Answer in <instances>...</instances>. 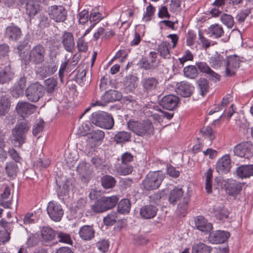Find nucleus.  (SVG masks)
<instances>
[{
	"mask_svg": "<svg viewBox=\"0 0 253 253\" xmlns=\"http://www.w3.org/2000/svg\"><path fill=\"white\" fill-rule=\"evenodd\" d=\"M127 125L128 128L138 136L150 137L154 134V127L149 120L138 121L130 119Z\"/></svg>",
	"mask_w": 253,
	"mask_h": 253,
	"instance_id": "obj_1",
	"label": "nucleus"
},
{
	"mask_svg": "<svg viewBox=\"0 0 253 253\" xmlns=\"http://www.w3.org/2000/svg\"><path fill=\"white\" fill-rule=\"evenodd\" d=\"M90 120L91 123L96 126L106 129H110L114 126V120L112 115L104 111L93 113Z\"/></svg>",
	"mask_w": 253,
	"mask_h": 253,
	"instance_id": "obj_2",
	"label": "nucleus"
},
{
	"mask_svg": "<svg viewBox=\"0 0 253 253\" xmlns=\"http://www.w3.org/2000/svg\"><path fill=\"white\" fill-rule=\"evenodd\" d=\"M165 177V174L161 170L149 172L142 181L144 189L149 191L158 189Z\"/></svg>",
	"mask_w": 253,
	"mask_h": 253,
	"instance_id": "obj_3",
	"label": "nucleus"
},
{
	"mask_svg": "<svg viewBox=\"0 0 253 253\" xmlns=\"http://www.w3.org/2000/svg\"><path fill=\"white\" fill-rule=\"evenodd\" d=\"M118 201V197L116 195L110 197H101L95 201L92 206L91 209L95 212H102L115 207Z\"/></svg>",
	"mask_w": 253,
	"mask_h": 253,
	"instance_id": "obj_4",
	"label": "nucleus"
},
{
	"mask_svg": "<svg viewBox=\"0 0 253 253\" xmlns=\"http://www.w3.org/2000/svg\"><path fill=\"white\" fill-rule=\"evenodd\" d=\"M46 50L41 44L34 46L29 52V61L32 65H38L42 64L45 59Z\"/></svg>",
	"mask_w": 253,
	"mask_h": 253,
	"instance_id": "obj_5",
	"label": "nucleus"
},
{
	"mask_svg": "<svg viewBox=\"0 0 253 253\" xmlns=\"http://www.w3.org/2000/svg\"><path fill=\"white\" fill-rule=\"evenodd\" d=\"M158 79L154 77H143L140 82L141 89L144 94L151 95L157 91L159 85Z\"/></svg>",
	"mask_w": 253,
	"mask_h": 253,
	"instance_id": "obj_6",
	"label": "nucleus"
},
{
	"mask_svg": "<svg viewBox=\"0 0 253 253\" xmlns=\"http://www.w3.org/2000/svg\"><path fill=\"white\" fill-rule=\"evenodd\" d=\"M43 94V87L38 82L31 84L25 90V95L27 98L32 102H38Z\"/></svg>",
	"mask_w": 253,
	"mask_h": 253,
	"instance_id": "obj_7",
	"label": "nucleus"
},
{
	"mask_svg": "<svg viewBox=\"0 0 253 253\" xmlns=\"http://www.w3.org/2000/svg\"><path fill=\"white\" fill-rule=\"evenodd\" d=\"M241 61L240 57L236 55H227L224 76L227 77L235 76Z\"/></svg>",
	"mask_w": 253,
	"mask_h": 253,
	"instance_id": "obj_8",
	"label": "nucleus"
},
{
	"mask_svg": "<svg viewBox=\"0 0 253 253\" xmlns=\"http://www.w3.org/2000/svg\"><path fill=\"white\" fill-rule=\"evenodd\" d=\"M233 152L235 155L250 159L253 156V144L250 141L242 142L234 147Z\"/></svg>",
	"mask_w": 253,
	"mask_h": 253,
	"instance_id": "obj_9",
	"label": "nucleus"
},
{
	"mask_svg": "<svg viewBox=\"0 0 253 253\" xmlns=\"http://www.w3.org/2000/svg\"><path fill=\"white\" fill-rule=\"evenodd\" d=\"M46 211L50 219L55 222L60 221L64 214V210L61 205L54 201L48 203Z\"/></svg>",
	"mask_w": 253,
	"mask_h": 253,
	"instance_id": "obj_10",
	"label": "nucleus"
},
{
	"mask_svg": "<svg viewBox=\"0 0 253 253\" xmlns=\"http://www.w3.org/2000/svg\"><path fill=\"white\" fill-rule=\"evenodd\" d=\"M123 97L122 93L118 90L110 89L101 96V101H96L91 104V106H104L105 104L120 101Z\"/></svg>",
	"mask_w": 253,
	"mask_h": 253,
	"instance_id": "obj_11",
	"label": "nucleus"
},
{
	"mask_svg": "<svg viewBox=\"0 0 253 253\" xmlns=\"http://www.w3.org/2000/svg\"><path fill=\"white\" fill-rule=\"evenodd\" d=\"M48 11L50 18L56 22H63L67 19V11L62 5L51 6Z\"/></svg>",
	"mask_w": 253,
	"mask_h": 253,
	"instance_id": "obj_12",
	"label": "nucleus"
},
{
	"mask_svg": "<svg viewBox=\"0 0 253 253\" xmlns=\"http://www.w3.org/2000/svg\"><path fill=\"white\" fill-rule=\"evenodd\" d=\"M83 135H87V145L91 148H95L100 144L105 136V133L101 130H96L87 133L82 132Z\"/></svg>",
	"mask_w": 253,
	"mask_h": 253,
	"instance_id": "obj_13",
	"label": "nucleus"
},
{
	"mask_svg": "<svg viewBox=\"0 0 253 253\" xmlns=\"http://www.w3.org/2000/svg\"><path fill=\"white\" fill-rule=\"evenodd\" d=\"M179 101L178 96L173 94H168L163 96L159 101V104L163 109L173 111L177 107Z\"/></svg>",
	"mask_w": 253,
	"mask_h": 253,
	"instance_id": "obj_14",
	"label": "nucleus"
},
{
	"mask_svg": "<svg viewBox=\"0 0 253 253\" xmlns=\"http://www.w3.org/2000/svg\"><path fill=\"white\" fill-rule=\"evenodd\" d=\"M15 109L17 114L24 119L33 114L36 111L37 106L27 101H19Z\"/></svg>",
	"mask_w": 253,
	"mask_h": 253,
	"instance_id": "obj_15",
	"label": "nucleus"
},
{
	"mask_svg": "<svg viewBox=\"0 0 253 253\" xmlns=\"http://www.w3.org/2000/svg\"><path fill=\"white\" fill-rule=\"evenodd\" d=\"M229 232L224 230H216L210 233L208 240L213 244H222L227 241L230 237Z\"/></svg>",
	"mask_w": 253,
	"mask_h": 253,
	"instance_id": "obj_16",
	"label": "nucleus"
},
{
	"mask_svg": "<svg viewBox=\"0 0 253 253\" xmlns=\"http://www.w3.org/2000/svg\"><path fill=\"white\" fill-rule=\"evenodd\" d=\"M60 39L64 49L68 52L73 53L75 48L73 34L71 32L65 31L63 32Z\"/></svg>",
	"mask_w": 253,
	"mask_h": 253,
	"instance_id": "obj_17",
	"label": "nucleus"
},
{
	"mask_svg": "<svg viewBox=\"0 0 253 253\" xmlns=\"http://www.w3.org/2000/svg\"><path fill=\"white\" fill-rule=\"evenodd\" d=\"M227 58V52H222L219 53L216 52L209 59V63L212 68L214 69H217L221 67H225Z\"/></svg>",
	"mask_w": 253,
	"mask_h": 253,
	"instance_id": "obj_18",
	"label": "nucleus"
},
{
	"mask_svg": "<svg viewBox=\"0 0 253 253\" xmlns=\"http://www.w3.org/2000/svg\"><path fill=\"white\" fill-rule=\"evenodd\" d=\"M194 86L187 82L182 81L176 84L175 91L177 94L183 97L191 96L194 90Z\"/></svg>",
	"mask_w": 253,
	"mask_h": 253,
	"instance_id": "obj_19",
	"label": "nucleus"
},
{
	"mask_svg": "<svg viewBox=\"0 0 253 253\" xmlns=\"http://www.w3.org/2000/svg\"><path fill=\"white\" fill-rule=\"evenodd\" d=\"M231 168V160L229 155H225L220 158L216 163L215 169L219 174L228 173Z\"/></svg>",
	"mask_w": 253,
	"mask_h": 253,
	"instance_id": "obj_20",
	"label": "nucleus"
},
{
	"mask_svg": "<svg viewBox=\"0 0 253 253\" xmlns=\"http://www.w3.org/2000/svg\"><path fill=\"white\" fill-rule=\"evenodd\" d=\"M211 213L217 221L223 222L229 218L230 212L223 206H214Z\"/></svg>",
	"mask_w": 253,
	"mask_h": 253,
	"instance_id": "obj_21",
	"label": "nucleus"
},
{
	"mask_svg": "<svg viewBox=\"0 0 253 253\" xmlns=\"http://www.w3.org/2000/svg\"><path fill=\"white\" fill-rule=\"evenodd\" d=\"M226 191L231 196L234 197L238 195L242 191L243 185L233 179H228L226 182Z\"/></svg>",
	"mask_w": 253,
	"mask_h": 253,
	"instance_id": "obj_22",
	"label": "nucleus"
},
{
	"mask_svg": "<svg viewBox=\"0 0 253 253\" xmlns=\"http://www.w3.org/2000/svg\"><path fill=\"white\" fill-rule=\"evenodd\" d=\"M27 80L25 76L20 77L15 83L11 90V94L16 98L24 94Z\"/></svg>",
	"mask_w": 253,
	"mask_h": 253,
	"instance_id": "obj_23",
	"label": "nucleus"
},
{
	"mask_svg": "<svg viewBox=\"0 0 253 253\" xmlns=\"http://www.w3.org/2000/svg\"><path fill=\"white\" fill-rule=\"evenodd\" d=\"M22 32L20 28L14 23L7 26L5 29V36L10 41H17L21 36Z\"/></svg>",
	"mask_w": 253,
	"mask_h": 253,
	"instance_id": "obj_24",
	"label": "nucleus"
},
{
	"mask_svg": "<svg viewBox=\"0 0 253 253\" xmlns=\"http://www.w3.org/2000/svg\"><path fill=\"white\" fill-rule=\"evenodd\" d=\"M26 3V13L30 18H33L41 10L40 2L38 0H27Z\"/></svg>",
	"mask_w": 253,
	"mask_h": 253,
	"instance_id": "obj_25",
	"label": "nucleus"
},
{
	"mask_svg": "<svg viewBox=\"0 0 253 253\" xmlns=\"http://www.w3.org/2000/svg\"><path fill=\"white\" fill-rule=\"evenodd\" d=\"M95 231L93 225H84L82 226L79 231L80 237L85 241L92 240L95 237Z\"/></svg>",
	"mask_w": 253,
	"mask_h": 253,
	"instance_id": "obj_26",
	"label": "nucleus"
},
{
	"mask_svg": "<svg viewBox=\"0 0 253 253\" xmlns=\"http://www.w3.org/2000/svg\"><path fill=\"white\" fill-rule=\"evenodd\" d=\"M158 209L153 205H144L140 208V215L144 219H149L154 218L157 214Z\"/></svg>",
	"mask_w": 253,
	"mask_h": 253,
	"instance_id": "obj_27",
	"label": "nucleus"
},
{
	"mask_svg": "<svg viewBox=\"0 0 253 253\" xmlns=\"http://www.w3.org/2000/svg\"><path fill=\"white\" fill-rule=\"evenodd\" d=\"M194 221L196 228L202 232L208 234L212 229V225L203 216L196 217Z\"/></svg>",
	"mask_w": 253,
	"mask_h": 253,
	"instance_id": "obj_28",
	"label": "nucleus"
},
{
	"mask_svg": "<svg viewBox=\"0 0 253 253\" xmlns=\"http://www.w3.org/2000/svg\"><path fill=\"white\" fill-rule=\"evenodd\" d=\"M26 135L18 129L14 127L12 129L11 141L15 146L21 147L26 142Z\"/></svg>",
	"mask_w": 253,
	"mask_h": 253,
	"instance_id": "obj_29",
	"label": "nucleus"
},
{
	"mask_svg": "<svg viewBox=\"0 0 253 253\" xmlns=\"http://www.w3.org/2000/svg\"><path fill=\"white\" fill-rule=\"evenodd\" d=\"M14 77L11 66H5L0 72V83L4 84L11 82Z\"/></svg>",
	"mask_w": 253,
	"mask_h": 253,
	"instance_id": "obj_30",
	"label": "nucleus"
},
{
	"mask_svg": "<svg viewBox=\"0 0 253 253\" xmlns=\"http://www.w3.org/2000/svg\"><path fill=\"white\" fill-rule=\"evenodd\" d=\"M57 70V66L56 65H44L39 68L37 70V74L42 79L46 78L48 76L53 75Z\"/></svg>",
	"mask_w": 253,
	"mask_h": 253,
	"instance_id": "obj_31",
	"label": "nucleus"
},
{
	"mask_svg": "<svg viewBox=\"0 0 253 253\" xmlns=\"http://www.w3.org/2000/svg\"><path fill=\"white\" fill-rule=\"evenodd\" d=\"M138 78L134 75H128L124 80L123 84L125 89L131 92L137 86Z\"/></svg>",
	"mask_w": 253,
	"mask_h": 253,
	"instance_id": "obj_32",
	"label": "nucleus"
},
{
	"mask_svg": "<svg viewBox=\"0 0 253 253\" xmlns=\"http://www.w3.org/2000/svg\"><path fill=\"white\" fill-rule=\"evenodd\" d=\"M184 191L181 188L175 187L171 190L168 196V201L170 204L175 205L183 196Z\"/></svg>",
	"mask_w": 253,
	"mask_h": 253,
	"instance_id": "obj_33",
	"label": "nucleus"
},
{
	"mask_svg": "<svg viewBox=\"0 0 253 253\" xmlns=\"http://www.w3.org/2000/svg\"><path fill=\"white\" fill-rule=\"evenodd\" d=\"M237 175L241 178L253 176V165H242L236 169Z\"/></svg>",
	"mask_w": 253,
	"mask_h": 253,
	"instance_id": "obj_34",
	"label": "nucleus"
},
{
	"mask_svg": "<svg viewBox=\"0 0 253 253\" xmlns=\"http://www.w3.org/2000/svg\"><path fill=\"white\" fill-rule=\"evenodd\" d=\"M169 43L166 41H163L158 45L157 50L160 56L164 59H169L170 57Z\"/></svg>",
	"mask_w": 253,
	"mask_h": 253,
	"instance_id": "obj_35",
	"label": "nucleus"
},
{
	"mask_svg": "<svg viewBox=\"0 0 253 253\" xmlns=\"http://www.w3.org/2000/svg\"><path fill=\"white\" fill-rule=\"evenodd\" d=\"M6 174L9 178H14L17 176L19 171L17 164L15 162L10 161L6 164L5 167Z\"/></svg>",
	"mask_w": 253,
	"mask_h": 253,
	"instance_id": "obj_36",
	"label": "nucleus"
},
{
	"mask_svg": "<svg viewBox=\"0 0 253 253\" xmlns=\"http://www.w3.org/2000/svg\"><path fill=\"white\" fill-rule=\"evenodd\" d=\"M10 101L7 95L0 96V116H5L10 108Z\"/></svg>",
	"mask_w": 253,
	"mask_h": 253,
	"instance_id": "obj_37",
	"label": "nucleus"
},
{
	"mask_svg": "<svg viewBox=\"0 0 253 253\" xmlns=\"http://www.w3.org/2000/svg\"><path fill=\"white\" fill-rule=\"evenodd\" d=\"M197 88L200 94L205 96L209 91L210 85L208 80L205 78H200L197 81Z\"/></svg>",
	"mask_w": 253,
	"mask_h": 253,
	"instance_id": "obj_38",
	"label": "nucleus"
},
{
	"mask_svg": "<svg viewBox=\"0 0 253 253\" xmlns=\"http://www.w3.org/2000/svg\"><path fill=\"white\" fill-rule=\"evenodd\" d=\"M224 32L221 25L218 24L211 25L208 28V34L215 38H219L222 37Z\"/></svg>",
	"mask_w": 253,
	"mask_h": 253,
	"instance_id": "obj_39",
	"label": "nucleus"
},
{
	"mask_svg": "<svg viewBox=\"0 0 253 253\" xmlns=\"http://www.w3.org/2000/svg\"><path fill=\"white\" fill-rule=\"evenodd\" d=\"M212 247L206 244L199 242L194 243L192 247V253H211Z\"/></svg>",
	"mask_w": 253,
	"mask_h": 253,
	"instance_id": "obj_40",
	"label": "nucleus"
},
{
	"mask_svg": "<svg viewBox=\"0 0 253 253\" xmlns=\"http://www.w3.org/2000/svg\"><path fill=\"white\" fill-rule=\"evenodd\" d=\"M131 135L129 132L121 131L117 133L114 137L117 144H124L130 141Z\"/></svg>",
	"mask_w": 253,
	"mask_h": 253,
	"instance_id": "obj_41",
	"label": "nucleus"
},
{
	"mask_svg": "<svg viewBox=\"0 0 253 253\" xmlns=\"http://www.w3.org/2000/svg\"><path fill=\"white\" fill-rule=\"evenodd\" d=\"M10 194V189L6 186L3 192L0 195V205L4 208H8L11 205V202L8 200Z\"/></svg>",
	"mask_w": 253,
	"mask_h": 253,
	"instance_id": "obj_42",
	"label": "nucleus"
},
{
	"mask_svg": "<svg viewBox=\"0 0 253 253\" xmlns=\"http://www.w3.org/2000/svg\"><path fill=\"white\" fill-rule=\"evenodd\" d=\"M131 208V204L127 199H123L118 203L117 211L121 214H127L129 212Z\"/></svg>",
	"mask_w": 253,
	"mask_h": 253,
	"instance_id": "obj_43",
	"label": "nucleus"
},
{
	"mask_svg": "<svg viewBox=\"0 0 253 253\" xmlns=\"http://www.w3.org/2000/svg\"><path fill=\"white\" fill-rule=\"evenodd\" d=\"M101 185L105 189L112 188L114 187L116 184V180L112 176L105 175L101 178L100 180Z\"/></svg>",
	"mask_w": 253,
	"mask_h": 253,
	"instance_id": "obj_44",
	"label": "nucleus"
},
{
	"mask_svg": "<svg viewBox=\"0 0 253 253\" xmlns=\"http://www.w3.org/2000/svg\"><path fill=\"white\" fill-rule=\"evenodd\" d=\"M41 235L44 241H48L53 240L56 234L55 231L49 226H43L41 230Z\"/></svg>",
	"mask_w": 253,
	"mask_h": 253,
	"instance_id": "obj_45",
	"label": "nucleus"
},
{
	"mask_svg": "<svg viewBox=\"0 0 253 253\" xmlns=\"http://www.w3.org/2000/svg\"><path fill=\"white\" fill-rule=\"evenodd\" d=\"M38 27L40 29H43L49 26L51 23V18L48 17L47 15L44 13H41L38 17Z\"/></svg>",
	"mask_w": 253,
	"mask_h": 253,
	"instance_id": "obj_46",
	"label": "nucleus"
},
{
	"mask_svg": "<svg viewBox=\"0 0 253 253\" xmlns=\"http://www.w3.org/2000/svg\"><path fill=\"white\" fill-rule=\"evenodd\" d=\"M30 127L31 125L30 122L25 119H22L18 121L14 127L27 134Z\"/></svg>",
	"mask_w": 253,
	"mask_h": 253,
	"instance_id": "obj_47",
	"label": "nucleus"
},
{
	"mask_svg": "<svg viewBox=\"0 0 253 253\" xmlns=\"http://www.w3.org/2000/svg\"><path fill=\"white\" fill-rule=\"evenodd\" d=\"M184 75L187 78L194 79L198 76V72L196 67L194 65H189L184 68Z\"/></svg>",
	"mask_w": 253,
	"mask_h": 253,
	"instance_id": "obj_48",
	"label": "nucleus"
},
{
	"mask_svg": "<svg viewBox=\"0 0 253 253\" xmlns=\"http://www.w3.org/2000/svg\"><path fill=\"white\" fill-rule=\"evenodd\" d=\"M190 199L189 198H184L182 202L179 203L178 205L176 210V213L178 215L185 216L188 207V202Z\"/></svg>",
	"mask_w": 253,
	"mask_h": 253,
	"instance_id": "obj_49",
	"label": "nucleus"
},
{
	"mask_svg": "<svg viewBox=\"0 0 253 253\" xmlns=\"http://www.w3.org/2000/svg\"><path fill=\"white\" fill-rule=\"evenodd\" d=\"M44 84L46 87L47 92L53 93L55 88H57V82L53 78H49L44 81Z\"/></svg>",
	"mask_w": 253,
	"mask_h": 253,
	"instance_id": "obj_50",
	"label": "nucleus"
},
{
	"mask_svg": "<svg viewBox=\"0 0 253 253\" xmlns=\"http://www.w3.org/2000/svg\"><path fill=\"white\" fill-rule=\"evenodd\" d=\"M50 164V161L47 158H40L34 163V167L37 169H46Z\"/></svg>",
	"mask_w": 253,
	"mask_h": 253,
	"instance_id": "obj_51",
	"label": "nucleus"
},
{
	"mask_svg": "<svg viewBox=\"0 0 253 253\" xmlns=\"http://www.w3.org/2000/svg\"><path fill=\"white\" fill-rule=\"evenodd\" d=\"M220 20L228 28L231 29L233 28L234 21L233 17L231 15L223 13L220 16Z\"/></svg>",
	"mask_w": 253,
	"mask_h": 253,
	"instance_id": "obj_52",
	"label": "nucleus"
},
{
	"mask_svg": "<svg viewBox=\"0 0 253 253\" xmlns=\"http://www.w3.org/2000/svg\"><path fill=\"white\" fill-rule=\"evenodd\" d=\"M70 190V185L69 181H66L62 187L59 186L57 189V195L59 198L67 195Z\"/></svg>",
	"mask_w": 253,
	"mask_h": 253,
	"instance_id": "obj_53",
	"label": "nucleus"
},
{
	"mask_svg": "<svg viewBox=\"0 0 253 253\" xmlns=\"http://www.w3.org/2000/svg\"><path fill=\"white\" fill-rule=\"evenodd\" d=\"M117 213L112 212L104 217L103 222L106 226H111L114 224L117 221Z\"/></svg>",
	"mask_w": 253,
	"mask_h": 253,
	"instance_id": "obj_54",
	"label": "nucleus"
},
{
	"mask_svg": "<svg viewBox=\"0 0 253 253\" xmlns=\"http://www.w3.org/2000/svg\"><path fill=\"white\" fill-rule=\"evenodd\" d=\"M57 237L59 242L72 245L73 241L71 236L69 234L63 233L62 232H58L57 233Z\"/></svg>",
	"mask_w": 253,
	"mask_h": 253,
	"instance_id": "obj_55",
	"label": "nucleus"
},
{
	"mask_svg": "<svg viewBox=\"0 0 253 253\" xmlns=\"http://www.w3.org/2000/svg\"><path fill=\"white\" fill-rule=\"evenodd\" d=\"M200 132L204 136L208 137L211 141L215 139L214 131L210 126L202 128L200 130Z\"/></svg>",
	"mask_w": 253,
	"mask_h": 253,
	"instance_id": "obj_56",
	"label": "nucleus"
},
{
	"mask_svg": "<svg viewBox=\"0 0 253 253\" xmlns=\"http://www.w3.org/2000/svg\"><path fill=\"white\" fill-rule=\"evenodd\" d=\"M137 65L140 68L144 69L145 70H152L156 68V66L149 63L147 58L144 57L141 59Z\"/></svg>",
	"mask_w": 253,
	"mask_h": 253,
	"instance_id": "obj_57",
	"label": "nucleus"
},
{
	"mask_svg": "<svg viewBox=\"0 0 253 253\" xmlns=\"http://www.w3.org/2000/svg\"><path fill=\"white\" fill-rule=\"evenodd\" d=\"M155 11V8L151 4H150L146 7V12L143 16V20L146 22L150 21L151 20V17L154 15Z\"/></svg>",
	"mask_w": 253,
	"mask_h": 253,
	"instance_id": "obj_58",
	"label": "nucleus"
},
{
	"mask_svg": "<svg viewBox=\"0 0 253 253\" xmlns=\"http://www.w3.org/2000/svg\"><path fill=\"white\" fill-rule=\"evenodd\" d=\"M91 162L92 165L99 169H103L105 167V161L98 157H93L91 159Z\"/></svg>",
	"mask_w": 253,
	"mask_h": 253,
	"instance_id": "obj_59",
	"label": "nucleus"
},
{
	"mask_svg": "<svg viewBox=\"0 0 253 253\" xmlns=\"http://www.w3.org/2000/svg\"><path fill=\"white\" fill-rule=\"evenodd\" d=\"M77 46L80 52H85L88 49L87 43L85 42L84 38L82 37L78 39L77 42Z\"/></svg>",
	"mask_w": 253,
	"mask_h": 253,
	"instance_id": "obj_60",
	"label": "nucleus"
},
{
	"mask_svg": "<svg viewBox=\"0 0 253 253\" xmlns=\"http://www.w3.org/2000/svg\"><path fill=\"white\" fill-rule=\"evenodd\" d=\"M98 250L103 253L108 251L109 247V242L108 240L102 239L96 243Z\"/></svg>",
	"mask_w": 253,
	"mask_h": 253,
	"instance_id": "obj_61",
	"label": "nucleus"
},
{
	"mask_svg": "<svg viewBox=\"0 0 253 253\" xmlns=\"http://www.w3.org/2000/svg\"><path fill=\"white\" fill-rule=\"evenodd\" d=\"M133 161V156L129 152H126L121 156V163L124 165H127Z\"/></svg>",
	"mask_w": 253,
	"mask_h": 253,
	"instance_id": "obj_62",
	"label": "nucleus"
},
{
	"mask_svg": "<svg viewBox=\"0 0 253 253\" xmlns=\"http://www.w3.org/2000/svg\"><path fill=\"white\" fill-rule=\"evenodd\" d=\"M167 173L170 177L177 178L180 175V171L175 168L169 165L167 167Z\"/></svg>",
	"mask_w": 253,
	"mask_h": 253,
	"instance_id": "obj_63",
	"label": "nucleus"
},
{
	"mask_svg": "<svg viewBox=\"0 0 253 253\" xmlns=\"http://www.w3.org/2000/svg\"><path fill=\"white\" fill-rule=\"evenodd\" d=\"M193 60V55L189 50L185 51L184 54L181 58H179V61L182 66L184 63L187 61H192Z\"/></svg>",
	"mask_w": 253,
	"mask_h": 253,
	"instance_id": "obj_64",
	"label": "nucleus"
}]
</instances>
